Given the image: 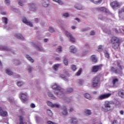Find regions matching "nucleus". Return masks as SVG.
Returning a JSON list of instances; mask_svg holds the SVG:
<instances>
[{"instance_id":"37998d69","label":"nucleus","mask_w":124,"mask_h":124,"mask_svg":"<svg viewBox=\"0 0 124 124\" xmlns=\"http://www.w3.org/2000/svg\"><path fill=\"white\" fill-rule=\"evenodd\" d=\"M46 103H47L48 106H49L50 107H51V108H52V107L53 106V103H52L50 101H47L46 102Z\"/></svg>"},{"instance_id":"f704fd0d","label":"nucleus","mask_w":124,"mask_h":124,"mask_svg":"<svg viewBox=\"0 0 124 124\" xmlns=\"http://www.w3.org/2000/svg\"><path fill=\"white\" fill-rule=\"evenodd\" d=\"M33 46L35 47V48H36V49L37 50H38V51H41V50H42V48L41 47V46H38L34 45Z\"/></svg>"},{"instance_id":"7ed1b4c3","label":"nucleus","mask_w":124,"mask_h":124,"mask_svg":"<svg viewBox=\"0 0 124 124\" xmlns=\"http://www.w3.org/2000/svg\"><path fill=\"white\" fill-rule=\"evenodd\" d=\"M20 99L21 101L24 103H25L27 100L29 99V97L28 96V94L27 93H20Z\"/></svg>"},{"instance_id":"052dcab7","label":"nucleus","mask_w":124,"mask_h":124,"mask_svg":"<svg viewBox=\"0 0 124 124\" xmlns=\"http://www.w3.org/2000/svg\"><path fill=\"white\" fill-rule=\"evenodd\" d=\"M84 83V81L82 80H79V84L80 85H83V84Z\"/></svg>"},{"instance_id":"680f3d73","label":"nucleus","mask_w":124,"mask_h":124,"mask_svg":"<svg viewBox=\"0 0 124 124\" xmlns=\"http://www.w3.org/2000/svg\"><path fill=\"white\" fill-rule=\"evenodd\" d=\"M118 124V121L117 120H114L111 123V124Z\"/></svg>"},{"instance_id":"69168bd1","label":"nucleus","mask_w":124,"mask_h":124,"mask_svg":"<svg viewBox=\"0 0 124 124\" xmlns=\"http://www.w3.org/2000/svg\"><path fill=\"white\" fill-rule=\"evenodd\" d=\"M90 35H94V31H91L90 32Z\"/></svg>"},{"instance_id":"4d7b16f0","label":"nucleus","mask_w":124,"mask_h":124,"mask_svg":"<svg viewBox=\"0 0 124 124\" xmlns=\"http://www.w3.org/2000/svg\"><path fill=\"white\" fill-rule=\"evenodd\" d=\"M63 16H64V17H65L66 18H67V17H68L69 16L68 13H66L63 14Z\"/></svg>"},{"instance_id":"b1692460","label":"nucleus","mask_w":124,"mask_h":124,"mask_svg":"<svg viewBox=\"0 0 124 124\" xmlns=\"http://www.w3.org/2000/svg\"><path fill=\"white\" fill-rule=\"evenodd\" d=\"M91 2L94 3L95 4H97L98 3H100L102 0H89Z\"/></svg>"},{"instance_id":"a211bd4d","label":"nucleus","mask_w":124,"mask_h":124,"mask_svg":"<svg viewBox=\"0 0 124 124\" xmlns=\"http://www.w3.org/2000/svg\"><path fill=\"white\" fill-rule=\"evenodd\" d=\"M60 64H54L53 66H52V68L55 71H57L58 70V69H59V67H60Z\"/></svg>"},{"instance_id":"4c0bfd02","label":"nucleus","mask_w":124,"mask_h":124,"mask_svg":"<svg viewBox=\"0 0 124 124\" xmlns=\"http://www.w3.org/2000/svg\"><path fill=\"white\" fill-rule=\"evenodd\" d=\"M71 68L73 71H75L76 69H77V67H76V65L73 64L71 65Z\"/></svg>"},{"instance_id":"9b49d317","label":"nucleus","mask_w":124,"mask_h":124,"mask_svg":"<svg viewBox=\"0 0 124 124\" xmlns=\"http://www.w3.org/2000/svg\"><path fill=\"white\" fill-rule=\"evenodd\" d=\"M113 31L116 32V33H124V27L121 26L120 28L119 31H118L117 29H113Z\"/></svg>"},{"instance_id":"412c9836","label":"nucleus","mask_w":124,"mask_h":124,"mask_svg":"<svg viewBox=\"0 0 124 124\" xmlns=\"http://www.w3.org/2000/svg\"><path fill=\"white\" fill-rule=\"evenodd\" d=\"M112 44V46L114 49H117V48H119V46H120V42L117 43H114Z\"/></svg>"},{"instance_id":"a19ab883","label":"nucleus","mask_w":124,"mask_h":124,"mask_svg":"<svg viewBox=\"0 0 124 124\" xmlns=\"http://www.w3.org/2000/svg\"><path fill=\"white\" fill-rule=\"evenodd\" d=\"M121 63H122L121 61H117V64L120 68H121V67H122V66L121 65Z\"/></svg>"},{"instance_id":"c9c22d12","label":"nucleus","mask_w":124,"mask_h":124,"mask_svg":"<svg viewBox=\"0 0 124 124\" xmlns=\"http://www.w3.org/2000/svg\"><path fill=\"white\" fill-rule=\"evenodd\" d=\"M53 1H55V2H57L58 4H60V5H62V1L61 0H52Z\"/></svg>"},{"instance_id":"7c9ffc66","label":"nucleus","mask_w":124,"mask_h":124,"mask_svg":"<svg viewBox=\"0 0 124 124\" xmlns=\"http://www.w3.org/2000/svg\"><path fill=\"white\" fill-rule=\"evenodd\" d=\"M26 58L27 59V60H28V61H30V62H34L33 59H32L31 57V56H30L29 55H26Z\"/></svg>"},{"instance_id":"bf43d9fd","label":"nucleus","mask_w":124,"mask_h":124,"mask_svg":"<svg viewBox=\"0 0 124 124\" xmlns=\"http://www.w3.org/2000/svg\"><path fill=\"white\" fill-rule=\"evenodd\" d=\"M31 108H35V105L34 104H31Z\"/></svg>"},{"instance_id":"393cba45","label":"nucleus","mask_w":124,"mask_h":124,"mask_svg":"<svg viewBox=\"0 0 124 124\" xmlns=\"http://www.w3.org/2000/svg\"><path fill=\"white\" fill-rule=\"evenodd\" d=\"M118 95L120 97L124 98V90H121L118 92Z\"/></svg>"},{"instance_id":"bb28decb","label":"nucleus","mask_w":124,"mask_h":124,"mask_svg":"<svg viewBox=\"0 0 124 124\" xmlns=\"http://www.w3.org/2000/svg\"><path fill=\"white\" fill-rule=\"evenodd\" d=\"M84 97L87 99L91 100L92 99V96H91V95L88 93H84Z\"/></svg>"},{"instance_id":"5701e85b","label":"nucleus","mask_w":124,"mask_h":124,"mask_svg":"<svg viewBox=\"0 0 124 124\" xmlns=\"http://www.w3.org/2000/svg\"><path fill=\"white\" fill-rule=\"evenodd\" d=\"M74 6L75 8L78 9V10H81L82 9V5L80 4H76Z\"/></svg>"},{"instance_id":"338daca9","label":"nucleus","mask_w":124,"mask_h":124,"mask_svg":"<svg viewBox=\"0 0 124 124\" xmlns=\"http://www.w3.org/2000/svg\"><path fill=\"white\" fill-rule=\"evenodd\" d=\"M71 29L72 30H75V29H76V27L74 26H71Z\"/></svg>"},{"instance_id":"20e7f679","label":"nucleus","mask_w":124,"mask_h":124,"mask_svg":"<svg viewBox=\"0 0 124 124\" xmlns=\"http://www.w3.org/2000/svg\"><path fill=\"white\" fill-rule=\"evenodd\" d=\"M110 5L113 9H117V8H119L121 6V3L117 1H114L110 4Z\"/></svg>"},{"instance_id":"e2e57ef3","label":"nucleus","mask_w":124,"mask_h":124,"mask_svg":"<svg viewBox=\"0 0 124 124\" xmlns=\"http://www.w3.org/2000/svg\"><path fill=\"white\" fill-rule=\"evenodd\" d=\"M88 30V29L87 28H84L82 29L81 31H82L84 32V31H87Z\"/></svg>"},{"instance_id":"774afa93","label":"nucleus","mask_w":124,"mask_h":124,"mask_svg":"<svg viewBox=\"0 0 124 124\" xmlns=\"http://www.w3.org/2000/svg\"><path fill=\"white\" fill-rule=\"evenodd\" d=\"M73 111H74L73 108H70V111H69V112H72Z\"/></svg>"},{"instance_id":"2eb2a0df","label":"nucleus","mask_w":124,"mask_h":124,"mask_svg":"<svg viewBox=\"0 0 124 124\" xmlns=\"http://www.w3.org/2000/svg\"><path fill=\"white\" fill-rule=\"evenodd\" d=\"M91 61L93 63L97 62V58L95 57V55H92L91 56Z\"/></svg>"},{"instance_id":"3c124183","label":"nucleus","mask_w":124,"mask_h":124,"mask_svg":"<svg viewBox=\"0 0 124 124\" xmlns=\"http://www.w3.org/2000/svg\"><path fill=\"white\" fill-rule=\"evenodd\" d=\"M31 70H32V67L31 66H28V72L31 73Z\"/></svg>"},{"instance_id":"49530a36","label":"nucleus","mask_w":124,"mask_h":124,"mask_svg":"<svg viewBox=\"0 0 124 124\" xmlns=\"http://www.w3.org/2000/svg\"><path fill=\"white\" fill-rule=\"evenodd\" d=\"M118 82H119V79H118V78H114L112 81L113 85H115V84L118 83Z\"/></svg>"},{"instance_id":"f03ea898","label":"nucleus","mask_w":124,"mask_h":124,"mask_svg":"<svg viewBox=\"0 0 124 124\" xmlns=\"http://www.w3.org/2000/svg\"><path fill=\"white\" fill-rule=\"evenodd\" d=\"M100 85V78L98 77H94L92 80V87L93 88H97Z\"/></svg>"},{"instance_id":"5fc2aeb1","label":"nucleus","mask_w":124,"mask_h":124,"mask_svg":"<svg viewBox=\"0 0 124 124\" xmlns=\"http://www.w3.org/2000/svg\"><path fill=\"white\" fill-rule=\"evenodd\" d=\"M5 3L7 4V5H9V4H10V1L9 0H5Z\"/></svg>"},{"instance_id":"aec40b11","label":"nucleus","mask_w":124,"mask_h":124,"mask_svg":"<svg viewBox=\"0 0 124 124\" xmlns=\"http://www.w3.org/2000/svg\"><path fill=\"white\" fill-rule=\"evenodd\" d=\"M6 74L9 75V76H11L13 75V73L12 72V71L11 70H10L9 69H7L5 70Z\"/></svg>"},{"instance_id":"0eeeda50","label":"nucleus","mask_w":124,"mask_h":124,"mask_svg":"<svg viewBox=\"0 0 124 124\" xmlns=\"http://www.w3.org/2000/svg\"><path fill=\"white\" fill-rule=\"evenodd\" d=\"M28 6L30 11H35L37 9L36 5L34 3H30L28 4Z\"/></svg>"},{"instance_id":"6ab92c4d","label":"nucleus","mask_w":124,"mask_h":124,"mask_svg":"<svg viewBox=\"0 0 124 124\" xmlns=\"http://www.w3.org/2000/svg\"><path fill=\"white\" fill-rule=\"evenodd\" d=\"M47 94L49 97H51V99H53L54 100H56V97L51 92L47 93Z\"/></svg>"},{"instance_id":"c85d7f7f","label":"nucleus","mask_w":124,"mask_h":124,"mask_svg":"<svg viewBox=\"0 0 124 124\" xmlns=\"http://www.w3.org/2000/svg\"><path fill=\"white\" fill-rule=\"evenodd\" d=\"M73 92V89L71 88H67L66 90V93H70Z\"/></svg>"},{"instance_id":"39448f33","label":"nucleus","mask_w":124,"mask_h":124,"mask_svg":"<svg viewBox=\"0 0 124 124\" xmlns=\"http://www.w3.org/2000/svg\"><path fill=\"white\" fill-rule=\"evenodd\" d=\"M123 68L122 67L120 68L119 69H116L115 68L113 67H112L111 68V71H113V72H114V73H116L117 74H122V70Z\"/></svg>"},{"instance_id":"dca6fc26","label":"nucleus","mask_w":124,"mask_h":124,"mask_svg":"<svg viewBox=\"0 0 124 124\" xmlns=\"http://www.w3.org/2000/svg\"><path fill=\"white\" fill-rule=\"evenodd\" d=\"M15 37H16L18 39H20V40H24V37L20 34H16L15 35Z\"/></svg>"},{"instance_id":"1a4fd4ad","label":"nucleus","mask_w":124,"mask_h":124,"mask_svg":"<svg viewBox=\"0 0 124 124\" xmlns=\"http://www.w3.org/2000/svg\"><path fill=\"white\" fill-rule=\"evenodd\" d=\"M108 97L109 93L104 94L99 96L98 99H99V100H103V99H106V98H108Z\"/></svg>"},{"instance_id":"2f4dec72","label":"nucleus","mask_w":124,"mask_h":124,"mask_svg":"<svg viewBox=\"0 0 124 124\" xmlns=\"http://www.w3.org/2000/svg\"><path fill=\"white\" fill-rule=\"evenodd\" d=\"M2 51H11V49L8 48L6 46H4L1 48Z\"/></svg>"},{"instance_id":"864d4df0","label":"nucleus","mask_w":124,"mask_h":124,"mask_svg":"<svg viewBox=\"0 0 124 124\" xmlns=\"http://www.w3.org/2000/svg\"><path fill=\"white\" fill-rule=\"evenodd\" d=\"M62 46H59V47L56 49V52H62Z\"/></svg>"},{"instance_id":"0e129e2a","label":"nucleus","mask_w":124,"mask_h":124,"mask_svg":"<svg viewBox=\"0 0 124 124\" xmlns=\"http://www.w3.org/2000/svg\"><path fill=\"white\" fill-rule=\"evenodd\" d=\"M56 61H61V58L60 57H56L55 58Z\"/></svg>"},{"instance_id":"13d9d810","label":"nucleus","mask_w":124,"mask_h":124,"mask_svg":"<svg viewBox=\"0 0 124 124\" xmlns=\"http://www.w3.org/2000/svg\"><path fill=\"white\" fill-rule=\"evenodd\" d=\"M123 12H124V8H122L120 11H119V14L123 13Z\"/></svg>"},{"instance_id":"603ef678","label":"nucleus","mask_w":124,"mask_h":124,"mask_svg":"<svg viewBox=\"0 0 124 124\" xmlns=\"http://www.w3.org/2000/svg\"><path fill=\"white\" fill-rule=\"evenodd\" d=\"M103 47L102 46H98V51L99 52V51H102Z\"/></svg>"},{"instance_id":"ddd939ff","label":"nucleus","mask_w":124,"mask_h":124,"mask_svg":"<svg viewBox=\"0 0 124 124\" xmlns=\"http://www.w3.org/2000/svg\"><path fill=\"white\" fill-rule=\"evenodd\" d=\"M42 5L44 7H48V6H49V0H42Z\"/></svg>"},{"instance_id":"f257e3e1","label":"nucleus","mask_w":124,"mask_h":124,"mask_svg":"<svg viewBox=\"0 0 124 124\" xmlns=\"http://www.w3.org/2000/svg\"><path fill=\"white\" fill-rule=\"evenodd\" d=\"M53 90H56L57 92H55V93H56L57 96H58L60 98H62L64 96V93L62 92V88L57 84H54L52 86Z\"/></svg>"},{"instance_id":"6e6d98bb","label":"nucleus","mask_w":124,"mask_h":124,"mask_svg":"<svg viewBox=\"0 0 124 124\" xmlns=\"http://www.w3.org/2000/svg\"><path fill=\"white\" fill-rule=\"evenodd\" d=\"M47 124H57V123L53 122H52L51 121H47Z\"/></svg>"},{"instance_id":"a878e982","label":"nucleus","mask_w":124,"mask_h":124,"mask_svg":"<svg viewBox=\"0 0 124 124\" xmlns=\"http://www.w3.org/2000/svg\"><path fill=\"white\" fill-rule=\"evenodd\" d=\"M0 115L1 116V117H7V111L2 110L1 113H0Z\"/></svg>"},{"instance_id":"ea45409f","label":"nucleus","mask_w":124,"mask_h":124,"mask_svg":"<svg viewBox=\"0 0 124 124\" xmlns=\"http://www.w3.org/2000/svg\"><path fill=\"white\" fill-rule=\"evenodd\" d=\"M63 62L65 64V65H68V62L67 61V59L65 58L63 60Z\"/></svg>"},{"instance_id":"de8ad7c7","label":"nucleus","mask_w":124,"mask_h":124,"mask_svg":"<svg viewBox=\"0 0 124 124\" xmlns=\"http://www.w3.org/2000/svg\"><path fill=\"white\" fill-rule=\"evenodd\" d=\"M104 53H105V57H106V58H109V53H108V52L107 51L105 50Z\"/></svg>"},{"instance_id":"c756f323","label":"nucleus","mask_w":124,"mask_h":124,"mask_svg":"<svg viewBox=\"0 0 124 124\" xmlns=\"http://www.w3.org/2000/svg\"><path fill=\"white\" fill-rule=\"evenodd\" d=\"M71 124H77L78 123L77 119L76 118H72L71 121Z\"/></svg>"},{"instance_id":"473e14b6","label":"nucleus","mask_w":124,"mask_h":124,"mask_svg":"<svg viewBox=\"0 0 124 124\" xmlns=\"http://www.w3.org/2000/svg\"><path fill=\"white\" fill-rule=\"evenodd\" d=\"M99 11H102V12H107V9L105 7H101L99 8Z\"/></svg>"},{"instance_id":"58836bf2","label":"nucleus","mask_w":124,"mask_h":124,"mask_svg":"<svg viewBox=\"0 0 124 124\" xmlns=\"http://www.w3.org/2000/svg\"><path fill=\"white\" fill-rule=\"evenodd\" d=\"M51 108H60V105L56 104H53L52 107Z\"/></svg>"},{"instance_id":"9d476101","label":"nucleus","mask_w":124,"mask_h":124,"mask_svg":"<svg viewBox=\"0 0 124 124\" xmlns=\"http://www.w3.org/2000/svg\"><path fill=\"white\" fill-rule=\"evenodd\" d=\"M23 23L27 25V26H30V27H32V23H31L30 21H28L27 18L24 17L22 20Z\"/></svg>"},{"instance_id":"09e8293b","label":"nucleus","mask_w":124,"mask_h":124,"mask_svg":"<svg viewBox=\"0 0 124 124\" xmlns=\"http://www.w3.org/2000/svg\"><path fill=\"white\" fill-rule=\"evenodd\" d=\"M49 31H50V32H55V30H54V28L50 27L49 29L48 30Z\"/></svg>"},{"instance_id":"79ce46f5","label":"nucleus","mask_w":124,"mask_h":124,"mask_svg":"<svg viewBox=\"0 0 124 124\" xmlns=\"http://www.w3.org/2000/svg\"><path fill=\"white\" fill-rule=\"evenodd\" d=\"M104 106L106 108H109V101H106Z\"/></svg>"},{"instance_id":"a18cd8bd","label":"nucleus","mask_w":124,"mask_h":124,"mask_svg":"<svg viewBox=\"0 0 124 124\" xmlns=\"http://www.w3.org/2000/svg\"><path fill=\"white\" fill-rule=\"evenodd\" d=\"M18 4L20 6H24V3H23V1L20 0L18 1Z\"/></svg>"},{"instance_id":"cd10ccee","label":"nucleus","mask_w":124,"mask_h":124,"mask_svg":"<svg viewBox=\"0 0 124 124\" xmlns=\"http://www.w3.org/2000/svg\"><path fill=\"white\" fill-rule=\"evenodd\" d=\"M46 113L49 117H52L53 116V112H52V111L50 109H47L46 110Z\"/></svg>"},{"instance_id":"f8f14e48","label":"nucleus","mask_w":124,"mask_h":124,"mask_svg":"<svg viewBox=\"0 0 124 124\" xmlns=\"http://www.w3.org/2000/svg\"><path fill=\"white\" fill-rule=\"evenodd\" d=\"M111 43H117L118 42H120V39L119 38H117L116 37H112L110 40Z\"/></svg>"},{"instance_id":"8fccbe9b","label":"nucleus","mask_w":124,"mask_h":124,"mask_svg":"<svg viewBox=\"0 0 124 124\" xmlns=\"http://www.w3.org/2000/svg\"><path fill=\"white\" fill-rule=\"evenodd\" d=\"M3 19L4 20V23L6 25L8 23V19H7V17H3Z\"/></svg>"},{"instance_id":"4468645a","label":"nucleus","mask_w":124,"mask_h":124,"mask_svg":"<svg viewBox=\"0 0 124 124\" xmlns=\"http://www.w3.org/2000/svg\"><path fill=\"white\" fill-rule=\"evenodd\" d=\"M19 118V124H27V122H24L23 121H24V117L22 115H19L18 116Z\"/></svg>"},{"instance_id":"c03bdc74","label":"nucleus","mask_w":124,"mask_h":124,"mask_svg":"<svg viewBox=\"0 0 124 124\" xmlns=\"http://www.w3.org/2000/svg\"><path fill=\"white\" fill-rule=\"evenodd\" d=\"M23 82L22 81H18L17 83V86H18V87H21L22 86H23Z\"/></svg>"},{"instance_id":"6e6552de","label":"nucleus","mask_w":124,"mask_h":124,"mask_svg":"<svg viewBox=\"0 0 124 124\" xmlns=\"http://www.w3.org/2000/svg\"><path fill=\"white\" fill-rule=\"evenodd\" d=\"M66 36H67V37L70 38V42H72V43H74V42H75V38H74V37L70 33H69V32H66Z\"/></svg>"},{"instance_id":"e433bc0d","label":"nucleus","mask_w":124,"mask_h":124,"mask_svg":"<svg viewBox=\"0 0 124 124\" xmlns=\"http://www.w3.org/2000/svg\"><path fill=\"white\" fill-rule=\"evenodd\" d=\"M81 73H82V69L80 68L78 70V71L76 73L77 76H80L81 75Z\"/></svg>"},{"instance_id":"4be33fe9","label":"nucleus","mask_w":124,"mask_h":124,"mask_svg":"<svg viewBox=\"0 0 124 124\" xmlns=\"http://www.w3.org/2000/svg\"><path fill=\"white\" fill-rule=\"evenodd\" d=\"M63 111H62V114L64 116H65L66 115H67V109H66V107H63L62 108Z\"/></svg>"},{"instance_id":"f3484780","label":"nucleus","mask_w":124,"mask_h":124,"mask_svg":"<svg viewBox=\"0 0 124 124\" xmlns=\"http://www.w3.org/2000/svg\"><path fill=\"white\" fill-rule=\"evenodd\" d=\"M70 51L72 53H76L77 52V50L76 49V47L74 46H70Z\"/></svg>"},{"instance_id":"423d86ee","label":"nucleus","mask_w":124,"mask_h":124,"mask_svg":"<svg viewBox=\"0 0 124 124\" xmlns=\"http://www.w3.org/2000/svg\"><path fill=\"white\" fill-rule=\"evenodd\" d=\"M102 67V65H94L93 67H92V68L91 69L92 72H97L99 69H101V67Z\"/></svg>"},{"instance_id":"72a5a7b5","label":"nucleus","mask_w":124,"mask_h":124,"mask_svg":"<svg viewBox=\"0 0 124 124\" xmlns=\"http://www.w3.org/2000/svg\"><path fill=\"white\" fill-rule=\"evenodd\" d=\"M85 113L86 115H88V116H91L92 115V111H91V110L90 109H87L85 111Z\"/></svg>"}]
</instances>
